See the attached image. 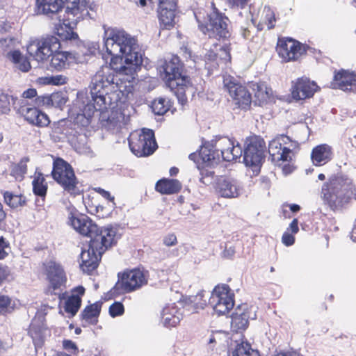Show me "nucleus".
<instances>
[{
    "label": "nucleus",
    "mask_w": 356,
    "mask_h": 356,
    "mask_svg": "<svg viewBox=\"0 0 356 356\" xmlns=\"http://www.w3.org/2000/svg\"><path fill=\"white\" fill-rule=\"evenodd\" d=\"M104 48L111 56L110 68L102 75H97L90 86V95L97 103L105 102L106 95L111 90L109 87L115 85L117 90L122 93L130 92L127 86H122V79L120 75H134L140 70L143 63V54L139 49L137 39L127 33L124 29L103 26Z\"/></svg>",
    "instance_id": "f257e3e1"
},
{
    "label": "nucleus",
    "mask_w": 356,
    "mask_h": 356,
    "mask_svg": "<svg viewBox=\"0 0 356 356\" xmlns=\"http://www.w3.org/2000/svg\"><path fill=\"white\" fill-rule=\"evenodd\" d=\"M70 225L80 234L90 237L88 248H82L80 254V268L90 274L96 270L104 252L116 245L118 224L100 227L86 214L79 213L74 207L70 212Z\"/></svg>",
    "instance_id": "f03ea898"
},
{
    "label": "nucleus",
    "mask_w": 356,
    "mask_h": 356,
    "mask_svg": "<svg viewBox=\"0 0 356 356\" xmlns=\"http://www.w3.org/2000/svg\"><path fill=\"white\" fill-rule=\"evenodd\" d=\"M67 47L66 43L60 37L56 35H47L38 42L34 57L38 62H43L51 58L47 69L60 72L69 67L72 63L80 62L79 54L72 51L61 50Z\"/></svg>",
    "instance_id": "7ed1b4c3"
},
{
    "label": "nucleus",
    "mask_w": 356,
    "mask_h": 356,
    "mask_svg": "<svg viewBox=\"0 0 356 356\" xmlns=\"http://www.w3.org/2000/svg\"><path fill=\"white\" fill-rule=\"evenodd\" d=\"M159 71L166 87L176 96L179 104L184 106L188 102L186 92L193 85L189 76L184 74V64L177 55H171L164 59Z\"/></svg>",
    "instance_id": "20e7f679"
},
{
    "label": "nucleus",
    "mask_w": 356,
    "mask_h": 356,
    "mask_svg": "<svg viewBox=\"0 0 356 356\" xmlns=\"http://www.w3.org/2000/svg\"><path fill=\"white\" fill-rule=\"evenodd\" d=\"M323 201L331 210H342L353 197L356 199V188L346 175H332L321 188Z\"/></svg>",
    "instance_id": "39448f33"
},
{
    "label": "nucleus",
    "mask_w": 356,
    "mask_h": 356,
    "mask_svg": "<svg viewBox=\"0 0 356 356\" xmlns=\"http://www.w3.org/2000/svg\"><path fill=\"white\" fill-rule=\"evenodd\" d=\"M51 176L70 195L76 197L83 193V189L78 186L79 181L74 168L63 158L58 156L54 159Z\"/></svg>",
    "instance_id": "423d86ee"
},
{
    "label": "nucleus",
    "mask_w": 356,
    "mask_h": 356,
    "mask_svg": "<svg viewBox=\"0 0 356 356\" xmlns=\"http://www.w3.org/2000/svg\"><path fill=\"white\" fill-rule=\"evenodd\" d=\"M266 149V142L260 136L247 137L245 140L243 163L252 170L254 176L261 172V166L265 161Z\"/></svg>",
    "instance_id": "0eeeda50"
},
{
    "label": "nucleus",
    "mask_w": 356,
    "mask_h": 356,
    "mask_svg": "<svg viewBox=\"0 0 356 356\" xmlns=\"http://www.w3.org/2000/svg\"><path fill=\"white\" fill-rule=\"evenodd\" d=\"M78 0H36L38 14L46 15L51 19H56L58 23H63L66 19V14L78 10L76 6Z\"/></svg>",
    "instance_id": "6e6552de"
},
{
    "label": "nucleus",
    "mask_w": 356,
    "mask_h": 356,
    "mask_svg": "<svg viewBox=\"0 0 356 356\" xmlns=\"http://www.w3.org/2000/svg\"><path fill=\"white\" fill-rule=\"evenodd\" d=\"M213 6V10L209 14H207V20L202 22L195 15L197 22H198L199 29L204 33H208L210 38L213 37L218 40L227 39L230 37V33L227 29L228 17L219 11Z\"/></svg>",
    "instance_id": "1a4fd4ad"
},
{
    "label": "nucleus",
    "mask_w": 356,
    "mask_h": 356,
    "mask_svg": "<svg viewBox=\"0 0 356 356\" xmlns=\"http://www.w3.org/2000/svg\"><path fill=\"white\" fill-rule=\"evenodd\" d=\"M54 33L66 43V45L74 46L78 49V51H73L83 56L95 55L96 50L99 47L97 42L88 40H81L76 32L72 30V27L63 26L60 24H54Z\"/></svg>",
    "instance_id": "9d476101"
},
{
    "label": "nucleus",
    "mask_w": 356,
    "mask_h": 356,
    "mask_svg": "<svg viewBox=\"0 0 356 356\" xmlns=\"http://www.w3.org/2000/svg\"><path fill=\"white\" fill-rule=\"evenodd\" d=\"M230 97L237 108L248 111L250 109L252 98L247 88L232 79L225 84Z\"/></svg>",
    "instance_id": "9b49d317"
},
{
    "label": "nucleus",
    "mask_w": 356,
    "mask_h": 356,
    "mask_svg": "<svg viewBox=\"0 0 356 356\" xmlns=\"http://www.w3.org/2000/svg\"><path fill=\"white\" fill-rule=\"evenodd\" d=\"M178 0H159L158 18L163 29L170 30L175 25Z\"/></svg>",
    "instance_id": "f8f14e48"
},
{
    "label": "nucleus",
    "mask_w": 356,
    "mask_h": 356,
    "mask_svg": "<svg viewBox=\"0 0 356 356\" xmlns=\"http://www.w3.org/2000/svg\"><path fill=\"white\" fill-rule=\"evenodd\" d=\"M119 274L120 278L125 282L124 286L131 292L140 289L148 282V271L140 268L126 269Z\"/></svg>",
    "instance_id": "ddd939ff"
},
{
    "label": "nucleus",
    "mask_w": 356,
    "mask_h": 356,
    "mask_svg": "<svg viewBox=\"0 0 356 356\" xmlns=\"http://www.w3.org/2000/svg\"><path fill=\"white\" fill-rule=\"evenodd\" d=\"M219 136H216V138L211 141H207L202 138L199 151L200 160L203 165L211 167L218 165L220 162L219 149L216 148L217 143H219L220 144L221 142Z\"/></svg>",
    "instance_id": "4468645a"
},
{
    "label": "nucleus",
    "mask_w": 356,
    "mask_h": 356,
    "mask_svg": "<svg viewBox=\"0 0 356 356\" xmlns=\"http://www.w3.org/2000/svg\"><path fill=\"white\" fill-rule=\"evenodd\" d=\"M243 190L240 182L229 177H220L217 179L216 191L223 198H236L241 194Z\"/></svg>",
    "instance_id": "2eb2a0df"
},
{
    "label": "nucleus",
    "mask_w": 356,
    "mask_h": 356,
    "mask_svg": "<svg viewBox=\"0 0 356 356\" xmlns=\"http://www.w3.org/2000/svg\"><path fill=\"white\" fill-rule=\"evenodd\" d=\"M320 90V87L314 81L308 78H298L291 87L292 98L296 102L308 99L314 96Z\"/></svg>",
    "instance_id": "dca6fc26"
},
{
    "label": "nucleus",
    "mask_w": 356,
    "mask_h": 356,
    "mask_svg": "<svg viewBox=\"0 0 356 356\" xmlns=\"http://www.w3.org/2000/svg\"><path fill=\"white\" fill-rule=\"evenodd\" d=\"M72 126L75 124L65 120L54 122L51 127V136L54 140L58 142L74 140L78 137L79 133Z\"/></svg>",
    "instance_id": "f3484780"
},
{
    "label": "nucleus",
    "mask_w": 356,
    "mask_h": 356,
    "mask_svg": "<svg viewBox=\"0 0 356 356\" xmlns=\"http://www.w3.org/2000/svg\"><path fill=\"white\" fill-rule=\"evenodd\" d=\"M29 124L38 127H47L51 121L48 115L36 106L27 107L22 104L17 110Z\"/></svg>",
    "instance_id": "a211bd4d"
},
{
    "label": "nucleus",
    "mask_w": 356,
    "mask_h": 356,
    "mask_svg": "<svg viewBox=\"0 0 356 356\" xmlns=\"http://www.w3.org/2000/svg\"><path fill=\"white\" fill-rule=\"evenodd\" d=\"M231 327L233 332L242 333L249 325L250 311L247 304L238 305L230 316Z\"/></svg>",
    "instance_id": "6ab92c4d"
},
{
    "label": "nucleus",
    "mask_w": 356,
    "mask_h": 356,
    "mask_svg": "<svg viewBox=\"0 0 356 356\" xmlns=\"http://www.w3.org/2000/svg\"><path fill=\"white\" fill-rule=\"evenodd\" d=\"M47 278L53 290H57L67 281L65 270L62 266L55 261H49L46 267Z\"/></svg>",
    "instance_id": "aec40b11"
},
{
    "label": "nucleus",
    "mask_w": 356,
    "mask_h": 356,
    "mask_svg": "<svg viewBox=\"0 0 356 356\" xmlns=\"http://www.w3.org/2000/svg\"><path fill=\"white\" fill-rule=\"evenodd\" d=\"M78 10L73 13L66 14V19L63 23H56L55 24H60L63 26L72 27V30H74L81 20L84 19L86 17L90 19H95L87 9L88 1L86 0H78L76 3Z\"/></svg>",
    "instance_id": "412c9836"
},
{
    "label": "nucleus",
    "mask_w": 356,
    "mask_h": 356,
    "mask_svg": "<svg viewBox=\"0 0 356 356\" xmlns=\"http://www.w3.org/2000/svg\"><path fill=\"white\" fill-rule=\"evenodd\" d=\"M249 86L254 92V99L252 102L254 106H263L274 101L272 89L268 88L265 82L252 81L249 83Z\"/></svg>",
    "instance_id": "4be33fe9"
},
{
    "label": "nucleus",
    "mask_w": 356,
    "mask_h": 356,
    "mask_svg": "<svg viewBox=\"0 0 356 356\" xmlns=\"http://www.w3.org/2000/svg\"><path fill=\"white\" fill-rule=\"evenodd\" d=\"M355 79L356 73L354 72L344 69L335 70L331 87L333 89H340L343 91L350 90L351 88H348V87L355 86Z\"/></svg>",
    "instance_id": "5701e85b"
},
{
    "label": "nucleus",
    "mask_w": 356,
    "mask_h": 356,
    "mask_svg": "<svg viewBox=\"0 0 356 356\" xmlns=\"http://www.w3.org/2000/svg\"><path fill=\"white\" fill-rule=\"evenodd\" d=\"M161 315L163 325L169 329L179 325L183 318L182 313L180 312L175 303L165 306L162 309Z\"/></svg>",
    "instance_id": "b1692460"
},
{
    "label": "nucleus",
    "mask_w": 356,
    "mask_h": 356,
    "mask_svg": "<svg viewBox=\"0 0 356 356\" xmlns=\"http://www.w3.org/2000/svg\"><path fill=\"white\" fill-rule=\"evenodd\" d=\"M332 148L327 144H321L314 147L311 153V159L316 166L323 165L332 160Z\"/></svg>",
    "instance_id": "393cba45"
},
{
    "label": "nucleus",
    "mask_w": 356,
    "mask_h": 356,
    "mask_svg": "<svg viewBox=\"0 0 356 356\" xmlns=\"http://www.w3.org/2000/svg\"><path fill=\"white\" fill-rule=\"evenodd\" d=\"M102 305V301L98 300L93 304L87 305L79 314L80 319L87 324L97 325Z\"/></svg>",
    "instance_id": "a878e982"
},
{
    "label": "nucleus",
    "mask_w": 356,
    "mask_h": 356,
    "mask_svg": "<svg viewBox=\"0 0 356 356\" xmlns=\"http://www.w3.org/2000/svg\"><path fill=\"white\" fill-rule=\"evenodd\" d=\"M204 293L205 291L202 290L196 296H186L179 302L188 312L196 313L199 309H203L207 305V300L203 299Z\"/></svg>",
    "instance_id": "bb28decb"
},
{
    "label": "nucleus",
    "mask_w": 356,
    "mask_h": 356,
    "mask_svg": "<svg viewBox=\"0 0 356 356\" xmlns=\"http://www.w3.org/2000/svg\"><path fill=\"white\" fill-rule=\"evenodd\" d=\"M181 184L178 179L161 178L155 184V190L161 195H172L179 193Z\"/></svg>",
    "instance_id": "cd10ccee"
},
{
    "label": "nucleus",
    "mask_w": 356,
    "mask_h": 356,
    "mask_svg": "<svg viewBox=\"0 0 356 356\" xmlns=\"http://www.w3.org/2000/svg\"><path fill=\"white\" fill-rule=\"evenodd\" d=\"M58 298L60 301L65 300L63 309L70 317L74 316L81 308L82 300L74 296H67L66 292L60 293Z\"/></svg>",
    "instance_id": "c85d7f7f"
},
{
    "label": "nucleus",
    "mask_w": 356,
    "mask_h": 356,
    "mask_svg": "<svg viewBox=\"0 0 356 356\" xmlns=\"http://www.w3.org/2000/svg\"><path fill=\"white\" fill-rule=\"evenodd\" d=\"M47 329L40 323H31L29 330V335L32 338L33 344L37 349L42 348L44 343Z\"/></svg>",
    "instance_id": "c756f323"
},
{
    "label": "nucleus",
    "mask_w": 356,
    "mask_h": 356,
    "mask_svg": "<svg viewBox=\"0 0 356 356\" xmlns=\"http://www.w3.org/2000/svg\"><path fill=\"white\" fill-rule=\"evenodd\" d=\"M229 356H260L259 352L252 348L248 341L236 343L234 348H229Z\"/></svg>",
    "instance_id": "7c9ffc66"
},
{
    "label": "nucleus",
    "mask_w": 356,
    "mask_h": 356,
    "mask_svg": "<svg viewBox=\"0 0 356 356\" xmlns=\"http://www.w3.org/2000/svg\"><path fill=\"white\" fill-rule=\"evenodd\" d=\"M91 98V100H88L87 99L86 102L83 101V106L79 108V111L81 112V115L87 120L91 119L95 111H102L103 108H106V102L102 104H101V102L97 103L92 99V97Z\"/></svg>",
    "instance_id": "2f4dec72"
},
{
    "label": "nucleus",
    "mask_w": 356,
    "mask_h": 356,
    "mask_svg": "<svg viewBox=\"0 0 356 356\" xmlns=\"http://www.w3.org/2000/svg\"><path fill=\"white\" fill-rule=\"evenodd\" d=\"M294 39L290 37L279 38L277 43L276 51L280 57L284 62H289L290 44H293Z\"/></svg>",
    "instance_id": "473e14b6"
},
{
    "label": "nucleus",
    "mask_w": 356,
    "mask_h": 356,
    "mask_svg": "<svg viewBox=\"0 0 356 356\" xmlns=\"http://www.w3.org/2000/svg\"><path fill=\"white\" fill-rule=\"evenodd\" d=\"M172 102L165 97H159L154 99L151 104L152 112L156 115H163L171 108Z\"/></svg>",
    "instance_id": "72a5a7b5"
},
{
    "label": "nucleus",
    "mask_w": 356,
    "mask_h": 356,
    "mask_svg": "<svg viewBox=\"0 0 356 356\" xmlns=\"http://www.w3.org/2000/svg\"><path fill=\"white\" fill-rule=\"evenodd\" d=\"M3 196L4 202L12 209L24 207L26 204V198L22 194L15 195L13 192L4 191Z\"/></svg>",
    "instance_id": "f704fd0d"
},
{
    "label": "nucleus",
    "mask_w": 356,
    "mask_h": 356,
    "mask_svg": "<svg viewBox=\"0 0 356 356\" xmlns=\"http://www.w3.org/2000/svg\"><path fill=\"white\" fill-rule=\"evenodd\" d=\"M33 193L35 197L47 196L48 186L42 172H39L32 181Z\"/></svg>",
    "instance_id": "c9c22d12"
},
{
    "label": "nucleus",
    "mask_w": 356,
    "mask_h": 356,
    "mask_svg": "<svg viewBox=\"0 0 356 356\" xmlns=\"http://www.w3.org/2000/svg\"><path fill=\"white\" fill-rule=\"evenodd\" d=\"M219 138L221 140L220 143L218 144L219 147H220L221 145H229V148L232 149L234 160L236 161L237 159H240L243 156V148L238 142H236L235 144L234 139L227 136H219Z\"/></svg>",
    "instance_id": "e433bc0d"
},
{
    "label": "nucleus",
    "mask_w": 356,
    "mask_h": 356,
    "mask_svg": "<svg viewBox=\"0 0 356 356\" xmlns=\"http://www.w3.org/2000/svg\"><path fill=\"white\" fill-rule=\"evenodd\" d=\"M307 48H309V45L302 44L294 39L293 44H290L289 61H296L300 56L306 54Z\"/></svg>",
    "instance_id": "4c0bfd02"
},
{
    "label": "nucleus",
    "mask_w": 356,
    "mask_h": 356,
    "mask_svg": "<svg viewBox=\"0 0 356 356\" xmlns=\"http://www.w3.org/2000/svg\"><path fill=\"white\" fill-rule=\"evenodd\" d=\"M67 78L62 74L38 77L37 83L40 85L60 86L67 83Z\"/></svg>",
    "instance_id": "58836bf2"
},
{
    "label": "nucleus",
    "mask_w": 356,
    "mask_h": 356,
    "mask_svg": "<svg viewBox=\"0 0 356 356\" xmlns=\"http://www.w3.org/2000/svg\"><path fill=\"white\" fill-rule=\"evenodd\" d=\"M52 100L51 107L63 109V106L67 102L69 97L67 90H60L50 94Z\"/></svg>",
    "instance_id": "ea45409f"
},
{
    "label": "nucleus",
    "mask_w": 356,
    "mask_h": 356,
    "mask_svg": "<svg viewBox=\"0 0 356 356\" xmlns=\"http://www.w3.org/2000/svg\"><path fill=\"white\" fill-rule=\"evenodd\" d=\"M234 293L229 286L227 284H221L216 285L211 294L209 299V304H213L216 302V298L218 296H222L226 295H231Z\"/></svg>",
    "instance_id": "a19ab883"
},
{
    "label": "nucleus",
    "mask_w": 356,
    "mask_h": 356,
    "mask_svg": "<svg viewBox=\"0 0 356 356\" xmlns=\"http://www.w3.org/2000/svg\"><path fill=\"white\" fill-rule=\"evenodd\" d=\"M282 143L280 142V139L278 138V135L275 138H273V140H271L270 142H269V144H268V153H269V159H270V161L272 162H275V155H276V152H277V154L281 151V149H282Z\"/></svg>",
    "instance_id": "79ce46f5"
},
{
    "label": "nucleus",
    "mask_w": 356,
    "mask_h": 356,
    "mask_svg": "<svg viewBox=\"0 0 356 356\" xmlns=\"http://www.w3.org/2000/svg\"><path fill=\"white\" fill-rule=\"evenodd\" d=\"M118 279L117 282L115 284V285L113 286V288L110 290V291L113 295V296L115 298H116V297H118L120 295H122L124 293H131L130 291H128V289L124 286V284H124L125 282L120 278L119 273H118Z\"/></svg>",
    "instance_id": "37998d69"
},
{
    "label": "nucleus",
    "mask_w": 356,
    "mask_h": 356,
    "mask_svg": "<svg viewBox=\"0 0 356 356\" xmlns=\"http://www.w3.org/2000/svg\"><path fill=\"white\" fill-rule=\"evenodd\" d=\"M29 161V159L28 157L22 158L20 162L13 168L11 175L24 177L27 171L26 162Z\"/></svg>",
    "instance_id": "c03bdc74"
},
{
    "label": "nucleus",
    "mask_w": 356,
    "mask_h": 356,
    "mask_svg": "<svg viewBox=\"0 0 356 356\" xmlns=\"http://www.w3.org/2000/svg\"><path fill=\"white\" fill-rule=\"evenodd\" d=\"M10 95L3 91L0 92V114H7L10 111Z\"/></svg>",
    "instance_id": "a18cd8bd"
},
{
    "label": "nucleus",
    "mask_w": 356,
    "mask_h": 356,
    "mask_svg": "<svg viewBox=\"0 0 356 356\" xmlns=\"http://www.w3.org/2000/svg\"><path fill=\"white\" fill-rule=\"evenodd\" d=\"M291 149L287 147H283L278 154L277 152H276V155L275 157V160L274 163L276 164L280 161L290 162L292 159L291 156Z\"/></svg>",
    "instance_id": "49530a36"
},
{
    "label": "nucleus",
    "mask_w": 356,
    "mask_h": 356,
    "mask_svg": "<svg viewBox=\"0 0 356 356\" xmlns=\"http://www.w3.org/2000/svg\"><path fill=\"white\" fill-rule=\"evenodd\" d=\"M124 313V305L122 302L115 301L110 305L108 314L112 318L122 316Z\"/></svg>",
    "instance_id": "de8ad7c7"
},
{
    "label": "nucleus",
    "mask_w": 356,
    "mask_h": 356,
    "mask_svg": "<svg viewBox=\"0 0 356 356\" xmlns=\"http://www.w3.org/2000/svg\"><path fill=\"white\" fill-rule=\"evenodd\" d=\"M141 141V149L142 153L140 156L146 157L154 154V152L158 148V145H154V143H152L150 141L140 140Z\"/></svg>",
    "instance_id": "09e8293b"
},
{
    "label": "nucleus",
    "mask_w": 356,
    "mask_h": 356,
    "mask_svg": "<svg viewBox=\"0 0 356 356\" xmlns=\"http://www.w3.org/2000/svg\"><path fill=\"white\" fill-rule=\"evenodd\" d=\"M11 299L7 296H0V313H11L15 309V304L11 305Z\"/></svg>",
    "instance_id": "8fccbe9b"
},
{
    "label": "nucleus",
    "mask_w": 356,
    "mask_h": 356,
    "mask_svg": "<svg viewBox=\"0 0 356 356\" xmlns=\"http://www.w3.org/2000/svg\"><path fill=\"white\" fill-rule=\"evenodd\" d=\"M138 138L140 140L150 141L152 143H154V145L156 146V141L155 138V134L153 129L148 128L141 129L140 134L138 136Z\"/></svg>",
    "instance_id": "3c124183"
},
{
    "label": "nucleus",
    "mask_w": 356,
    "mask_h": 356,
    "mask_svg": "<svg viewBox=\"0 0 356 356\" xmlns=\"http://www.w3.org/2000/svg\"><path fill=\"white\" fill-rule=\"evenodd\" d=\"M221 299L220 298L218 302H214L213 304H210L213 308L214 312L218 314V316H222L225 315L226 314L229 313L231 309H233L232 307H231V305L228 303L227 305H222L220 303Z\"/></svg>",
    "instance_id": "603ef678"
},
{
    "label": "nucleus",
    "mask_w": 356,
    "mask_h": 356,
    "mask_svg": "<svg viewBox=\"0 0 356 356\" xmlns=\"http://www.w3.org/2000/svg\"><path fill=\"white\" fill-rule=\"evenodd\" d=\"M34 106L40 107V106H46L47 108L51 107L52 105V100L50 97V95L44 94L42 95H38L33 100Z\"/></svg>",
    "instance_id": "864d4df0"
},
{
    "label": "nucleus",
    "mask_w": 356,
    "mask_h": 356,
    "mask_svg": "<svg viewBox=\"0 0 356 356\" xmlns=\"http://www.w3.org/2000/svg\"><path fill=\"white\" fill-rule=\"evenodd\" d=\"M129 147L131 152L138 157H141L140 154L142 153L141 141L139 138H136L134 141V138L132 136L128 139Z\"/></svg>",
    "instance_id": "5fc2aeb1"
},
{
    "label": "nucleus",
    "mask_w": 356,
    "mask_h": 356,
    "mask_svg": "<svg viewBox=\"0 0 356 356\" xmlns=\"http://www.w3.org/2000/svg\"><path fill=\"white\" fill-rule=\"evenodd\" d=\"M227 148L222 147L219 149V153L220 156V161H234L233 152L231 148H229V145H225Z\"/></svg>",
    "instance_id": "6e6d98bb"
},
{
    "label": "nucleus",
    "mask_w": 356,
    "mask_h": 356,
    "mask_svg": "<svg viewBox=\"0 0 356 356\" xmlns=\"http://www.w3.org/2000/svg\"><path fill=\"white\" fill-rule=\"evenodd\" d=\"M63 348L72 354L77 355L79 348L75 342L70 339H64L62 342Z\"/></svg>",
    "instance_id": "4d7b16f0"
},
{
    "label": "nucleus",
    "mask_w": 356,
    "mask_h": 356,
    "mask_svg": "<svg viewBox=\"0 0 356 356\" xmlns=\"http://www.w3.org/2000/svg\"><path fill=\"white\" fill-rule=\"evenodd\" d=\"M7 58H8L14 64L17 65L20 63V60L24 58V55L19 49H15L10 51L7 54Z\"/></svg>",
    "instance_id": "13d9d810"
},
{
    "label": "nucleus",
    "mask_w": 356,
    "mask_h": 356,
    "mask_svg": "<svg viewBox=\"0 0 356 356\" xmlns=\"http://www.w3.org/2000/svg\"><path fill=\"white\" fill-rule=\"evenodd\" d=\"M250 0H227V3L232 9H244Z\"/></svg>",
    "instance_id": "bf43d9fd"
},
{
    "label": "nucleus",
    "mask_w": 356,
    "mask_h": 356,
    "mask_svg": "<svg viewBox=\"0 0 356 356\" xmlns=\"http://www.w3.org/2000/svg\"><path fill=\"white\" fill-rule=\"evenodd\" d=\"M198 169L200 170L201 177L199 179L200 182L205 186L209 185V181H205L206 179L213 178L214 172L209 170H201L200 166L197 165Z\"/></svg>",
    "instance_id": "052dcab7"
},
{
    "label": "nucleus",
    "mask_w": 356,
    "mask_h": 356,
    "mask_svg": "<svg viewBox=\"0 0 356 356\" xmlns=\"http://www.w3.org/2000/svg\"><path fill=\"white\" fill-rule=\"evenodd\" d=\"M6 248H10L9 242L3 236H0V260L5 259L8 255L6 250Z\"/></svg>",
    "instance_id": "680f3d73"
},
{
    "label": "nucleus",
    "mask_w": 356,
    "mask_h": 356,
    "mask_svg": "<svg viewBox=\"0 0 356 356\" xmlns=\"http://www.w3.org/2000/svg\"><path fill=\"white\" fill-rule=\"evenodd\" d=\"M95 191L97 193H98L99 194H100L103 197H104L108 202H112L113 207H115V197H114V196L111 195L109 191H106L104 188H102L101 187L95 188Z\"/></svg>",
    "instance_id": "e2e57ef3"
},
{
    "label": "nucleus",
    "mask_w": 356,
    "mask_h": 356,
    "mask_svg": "<svg viewBox=\"0 0 356 356\" xmlns=\"http://www.w3.org/2000/svg\"><path fill=\"white\" fill-rule=\"evenodd\" d=\"M163 243L167 246H174L177 243V238L174 233H169L163 238Z\"/></svg>",
    "instance_id": "0e129e2a"
},
{
    "label": "nucleus",
    "mask_w": 356,
    "mask_h": 356,
    "mask_svg": "<svg viewBox=\"0 0 356 356\" xmlns=\"http://www.w3.org/2000/svg\"><path fill=\"white\" fill-rule=\"evenodd\" d=\"M236 253L235 247L233 245H225V250L222 252V257L227 259H233Z\"/></svg>",
    "instance_id": "69168bd1"
},
{
    "label": "nucleus",
    "mask_w": 356,
    "mask_h": 356,
    "mask_svg": "<svg viewBox=\"0 0 356 356\" xmlns=\"http://www.w3.org/2000/svg\"><path fill=\"white\" fill-rule=\"evenodd\" d=\"M17 68L23 72H28L31 68L29 58L24 56L20 63H17Z\"/></svg>",
    "instance_id": "338daca9"
},
{
    "label": "nucleus",
    "mask_w": 356,
    "mask_h": 356,
    "mask_svg": "<svg viewBox=\"0 0 356 356\" xmlns=\"http://www.w3.org/2000/svg\"><path fill=\"white\" fill-rule=\"evenodd\" d=\"M282 242L286 246H291L295 243V237L293 234L285 232L282 237Z\"/></svg>",
    "instance_id": "774afa93"
}]
</instances>
